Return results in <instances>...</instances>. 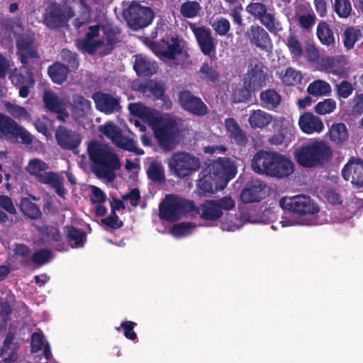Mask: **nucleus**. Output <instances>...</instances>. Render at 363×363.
Instances as JSON below:
<instances>
[{
    "instance_id": "4",
    "label": "nucleus",
    "mask_w": 363,
    "mask_h": 363,
    "mask_svg": "<svg viewBox=\"0 0 363 363\" xmlns=\"http://www.w3.org/2000/svg\"><path fill=\"white\" fill-rule=\"evenodd\" d=\"M331 147L325 141L316 140L296 147L294 157L303 168H322L329 163L333 157Z\"/></svg>"
},
{
    "instance_id": "17",
    "label": "nucleus",
    "mask_w": 363,
    "mask_h": 363,
    "mask_svg": "<svg viewBox=\"0 0 363 363\" xmlns=\"http://www.w3.org/2000/svg\"><path fill=\"white\" fill-rule=\"evenodd\" d=\"M179 101L183 109L194 116H204L208 113V107L201 99L194 96L190 91H181Z\"/></svg>"
},
{
    "instance_id": "16",
    "label": "nucleus",
    "mask_w": 363,
    "mask_h": 363,
    "mask_svg": "<svg viewBox=\"0 0 363 363\" xmlns=\"http://www.w3.org/2000/svg\"><path fill=\"white\" fill-rule=\"evenodd\" d=\"M16 48L21 63L23 66L28 65L29 59L40 58L35 39L31 35L27 33L19 35L16 39Z\"/></svg>"
},
{
    "instance_id": "11",
    "label": "nucleus",
    "mask_w": 363,
    "mask_h": 363,
    "mask_svg": "<svg viewBox=\"0 0 363 363\" xmlns=\"http://www.w3.org/2000/svg\"><path fill=\"white\" fill-rule=\"evenodd\" d=\"M267 74L264 71L263 66L255 65L249 69L243 80V87L238 89L240 102H245L252 97V93L266 86Z\"/></svg>"
},
{
    "instance_id": "44",
    "label": "nucleus",
    "mask_w": 363,
    "mask_h": 363,
    "mask_svg": "<svg viewBox=\"0 0 363 363\" xmlns=\"http://www.w3.org/2000/svg\"><path fill=\"white\" fill-rule=\"evenodd\" d=\"M307 91L315 96L328 95L331 92V87L328 82L318 79L309 84Z\"/></svg>"
},
{
    "instance_id": "50",
    "label": "nucleus",
    "mask_w": 363,
    "mask_h": 363,
    "mask_svg": "<svg viewBox=\"0 0 363 363\" xmlns=\"http://www.w3.org/2000/svg\"><path fill=\"white\" fill-rule=\"evenodd\" d=\"M53 257L52 252L48 248H42L34 252L31 261L38 266H43L49 262Z\"/></svg>"
},
{
    "instance_id": "64",
    "label": "nucleus",
    "mask_w": 363,
    "mask_h": 363,
    "mask_svg": "<svg viewBox=\"0 0 363 363\" xmlns=\"http://www.w3.org/2000/svg\"><path fill=\"white\" fill-rule=\"evenodd\" d=\"M351 112L354 116L363 114V93L356 94L351 100Z\"/></svg>"
},
{
    "instance_id": "22",
    "label": "nucleus",
    "mask_w": 363,
    "mask_h": 363,
    "mask_svg": "<svg viewBox=\"0 0 363 363\" xmlns=\"http://www.w3.org/2000/svg\"><path fill=\"white\" fill-rule=\"evenodd\" d=\"M43 100L45 108L49 111L57 113V120L62 122L65 121V119L69 116V113L63 99L52 91H45L43 94Z\"/></svg>"
},
{
    "instance_id": "19",
    "label": "nucleus",
    "mask_w": 363,
    "mask_h": 363,
    "mask_svg": "<svg viewBox=\"0 0 363 363\" xmlns=\"http://www.w3.org/2000/svg\"><path fill=\"white\" fill-rule=\"evenodd\" d=\"M55 138L57 144L67 150H77L82 142V137L79 133L72 130L65 126L60 125L55 131Z\"/></svg>"
},
{
    "instance_id": "62",
    "label": "nucleus",
    "mask_w": 363,
    "mask_h": 363,
    "mask_svg": "<svg viewBox=\"0 0 363 363\" xmlns=\"http://www.w3.org/2000/svg\"><path fill=\"white\" fill-rule=\"evenodd\" d=\"M217 208L221 211H228L235 208V202L230 196H223L218 199H213Z\"/></svg>"
},
{
    "instance_id": "59",
    "label": "nucleus",
    "mask_w": 363,
    "mask_h": 363,
    "mask_svg": "<svg viewBox=\"0 0 363 363\" xmlns=\"http://www.w3.org/2000/svg\"><path fill=\"white\" fill-rule=\"evenodd\" d=\"M136 325L137 323L133 321L125 320L123 321L121 325L116 328V330L120 331L121 329H123L124 336L127 339L134 341L138 338L137 334L134 332V328Z\"/></svg>"
},
{
    "instance_id": "29",
    "label": "nucleus",
    "mask_w": 363,
    "mask_h": 363,
    "mask_svg": "<svg viewBox=\"0 0 363 363\" xmlns=\"http://www.w3.org/2000/svg\"><path fill=\"white\" fill-rule=\"evenodd\" d=\"M133 69L139 77H151L158 69L155 62L150 60L143 55H135Z\"/></svg>"
},
{
    "instance_id": "51",
    "label": "nucleus",
    "mask_w": 363,
    "mask_h": 363,
    "mask_svg": "<svg viewBox=\"0 0 363 363\" xmlns=\"http://www.w3.org/2000/svg\"><path fill=\"white\" fill-rule=\"evenodd\" d=\"M335 91L337 99H346L353 93L354 86L352 83L347 80H342L335 86Z\"/></svg>"
},
{
    "instance_id": "36",
    "label": "nucleus",
    "mask_w": 363,
    "mask_h": 363,
    "mask_svg": "<svg viewBox=\"0 0 363 363\" xmlns=\"http://www.w3.org/2000/svg\"><path fill=\"white\" fill-rule=\"evenodd\" d=\"M259 98L262 106L269 110L277 108L281 101V96L274 89L262 91Z\"/></svg>"
},
{
    "instance_id": "61",
    "label": "nucleus",
    "mask_w": 363,
    "mask_h": 363,
    "mask_svg": "<svg viewBox=\"0 0 363 363\" xmlns=\"http://www.w3.org/2000/svg\"><path fill=\"white\" fill-rule=\"evenodd\" d=\"M286 45L291 54L294 55V56L300 57L303 55L302 45L295 35H291L289 36L287 38Z\"/></svg>"
},
{
    "instance_id": "28",
    "label": "nucleus",
    "mask_w": 363,
    "mask_h": 363,
    "mask_svg": "<svg viewBox=\"0 0 363 363\" xmlns=\"http://www.w3.org/2000/svg\"><path fill=\"white\" fill-rule=\"evenodd\" d=\"M298 124L301 130L306 134L320 133L324 128L319 117L310 112H306L300 116Z\"/></svg>"
},
{
    "instance_id": "3",
    "label": "nucleus",
    "mask_w": 363,
    "mask_h": 363,
    "mask_svg": "<svg viewBox=\"0 0 363 363\" xmlns=\"http://www.w3.org/2000/svg\"><path fill=\"white\" fill-rule=\"evenodd\" d=\"M87 152L91 163L92 171L98 177L106 178L113 181L115 170L120 169L121 164L117 155L108 147L96 140L90 142Z\"/></svg>"
},
{
    "instance_id": "7",
    "label": "nucleus",
    "mask_w": 363,
    "mask_h": 363,
    "mask_svg": "<svg viewBox=\"0 0 363 363\" xmlns=\"http://www.w3.org/2000/svg\"><path fill=\"white\" fill-rule=\"evenodd\" d=\"M195 209V203L174 194H168L159 206V216L161 219L173 223L182 216L191 214Z\"/></svg>"
},
{
    "instance_id": "13",
    "label": "nucleus",
    "mask_w": 363,
    "mask_h": 363,
    "mask_svg": "<svg viewBox=\"0 0 363 363\" xmlns=\"http://www.w3.org/2000/svg\"><path fill=\"white\" fill-rule=\"evenodd\" d=\"M279 204L284 211H289L298 216L314 215L319 211L318 206L310 196L306 195L284 197L281 199Z\"/></svg>"
},
{
    "instance_id": "41",
    "label": "nucleus",
    "mask_w": 363,
    "mask_h": 363,
    "mask_svg": "<svg viewBox=\"0 0 363 363\" xmlns=\"http://www.w3.org/2000/svg\"><path fill=\"white\" fill-rule=\"evenodd\" d=\"M316 34L322 44L327 46L333 45L335 44L333 31L328 23L320 21L318 24Z\"/></svg>"
},
{
    "instance_id": "5",
    "label": "nucleus",
    "mask_w": 363,
    "mask_h": 363,
    "mask_svg": "<svg viewBox=\"0 0 363 363\" xmlns=\"http://www.w3.org/2000/svg\"><path fill=\"white\" fill-rule=\"evenodd\" d=\"M150 126L160 148L164 151L175 148L180 134L179 126L175 118L157 114Z\"/></svg>"
},
{
    "instance_id": "46",
    "label": "nucleus",
    "mask_w": 363,
    "mask_h": 363,
    "mask_svg": "<svg viewBox=\"0 0 363 363\" xmlns=\"http://www.w3.org/2000/svg\"><path fill=\"white\" fill-rule=\"evenodd\" d=\"M201 7L196 1H186L182 4L180 6V13L182 16L186 18H194L196 17Z\"/></svg>"
},
{
    "instance_id": "18",
    "label": "nucleus",
    "mask_w": 363,
    "mask_h": 363,
    "mask_svg": "<svg viewBox=\"0 0 363 363\" xmlns=\"http://www.w3.org/2000/svg\"><path fill=\"white\" fill-rule=\"evenodd\" d=\"M92 99L96 108L106 115L118 112L121 109L120 97H115L111 94L97 91L93 94Z\"/></svg>"
},
{
    "instance_id": "45",
    "label": "nucleus",
    "mask_w": 363,
    "mask_h": 363,
    "mask_svg": "<svg viewBox=\"0 0 363 363\" xmlns=\"http://www.w3.org/2000/svg\"><path fill=\"white\" fill-rule=\"evenodd\" d=\"M196 227V224L191 222H182L173 225L170 233L175 238L186 237L191 235Z\"/></svg>"
},
{
    "instance_id": "21",
    "label": "nucleus",
    "mask_w": 363,
    "mask_h": 363,
    "mask_svg": "<svg viewBox=\"0 0 363 363\" xmlns=\"http://www.w3.org/2000/svg\"><path fill=\"white\" fill-rule=\"evenodd\" d=\"M191 29L196 38L201 52L208 56L215 53L216 45L213 43L210 28L204 26L196 27L191 26Z\"/></svg>"
},
{
    "instance_id": "6",
    "label": "nucleus",
    "mask_w": 363,
    "mask_h": 363,
    "mask_svg": "<svg viewBox=\"0 0 363 363\" xmlns=\"http://www.w3.org/2000/svg\"><path fill=\"white\" fill-rule=\"evenodd\" d=\"M49 169V164L38 158L30 160L26 167V171L39 183L49 186L59 196L64 198L66 194L64 178L56 172L48 171Z\"/></svg>"
},
{
    "instance_id": "49",
    "label": "nucleus",
    "mask_w": 363,
    "mask_h": 363,
    "mask_svg": "<svg viewBox=\"0 0 363 363\" xmlns=\"http://www.w3.org/2000/svg\"><path fill=\"white\" fill-rule=\"evenodd\" d=\"M99 130L105 135L106 138L110 139L113 144L121 138L123 134L121 128L111 122L106 123L104 125H101Z\"/></svg>"
},
{
    "instance_id": "53",
    "label": "nucleus",
    "mask_w": 363,
    "mask_h": 363,
    "mask_svg": "<svg viewBox=\"0 0 363 363\" xmlns=\"http://www.w3.org/2000/svg\"><path fill=\"white\" fill-rule=\"evenodd\" d=\"M114 145L125 150L136 152L138 154L143 153L142 150L137 148L136 143L134 140L128 138V137L124 136L123 134L121 138H119Z\"/></svg>"
},
{
    "instance_id": "25",
    "label": "nucleus",
    "mask_w": 363,
    "mask_h": 363,
    "mask_svg": "<svg viewBox=\"0 0 363 363\" xmlns=\"http://www.w3.org/2000/svg\"><path fill=\"white\" fill-rule=\"evenodd\" d=\"M193 213L198 214L203 220L211 222L218 220L223 215V212L217 208L213 199L206 200L198 206H195Z\"/></svg>"
},
{
    "instance_id": "30",
    "label": "nucleus",
    "mask_w": 363,
    "mask_h": 363,
    "mask_svg": "<svg viewBox=\"0 0 363 363\" xmlns=\"http://www.w3.org/2000/svg\"><path fill=\"white\" fill-rule=\"evenodd\" d=\"M101 30L106 44L101 54L102 55H108L112 52L116 44L120 42L118 38L120 30L118 28L113 27L111 25H102Z\"/></svg>"
},
{
    "instance_id": "48",
    "label": "nucleus",
    "mask_w": 363,
    "mask_h": 363,
    "mask_svg": "<svg viewBox=\"0 0 363 363\" xmlns=\"http://www.w3.org/2000/svg\"><path fill=\"white\" fill-rule=\"evenodd\" d=\"M333 10L340 18H348L352 11L350 0H334Z\"/></svg>"
},
{
    "instance_id": "34",
    "label": "nucleus",
    "mask_w": 363,
    "mask_h": 363,
    "mask_svg": "<svg viewBox=\"0 0 363 363\" xmlns=\"http://www.w3.org/2000/svg\"><path fill=\"white\" fill-rule=\"evenodd\" d=\"M9 78L15 86L25 84L34 85L35 84L33 73L31 69L28 67V65H22L19 71L11 74Z\"/></svg>"
},
{
    "instance_id": "12",
    "label": "nucleus",
    "mask_w": 363,
    "mask_h": 363,
    "mask_svg": "<svg viewBox=\"0 0 363 363\" xmlns=\"http://www.w3.org/2000/svg\"><path fill=\"white\" fill-rule=\"evenodd\" d=\"M169 170L176 176L184 178L193 171L200 168V160L190 153L178 152L172 155L168 160Z\"/></svg>"
},
{
    "instance_id": "14",
    "label": "nucleus",
    "mask_w": 363,
    "mask_h": 363,
    "mask_svg": "<svg viewBox=\"0 0 363 363\" xmlns=\"http://www.w3.org/2000/svg\"><path fill=\"white\" fill-rule=\"evenodd\" d=\"M209 172L220 182V187L224 188L237 174V166L229 157H218L208 166Z\"/></svg>"
},
{
    "instance_id": "39",
    "label": "nucleus",
    "mask_w": 363,
    "mask_h": 363,
    "mask_svg": "<svg viewBox=\"0 0 363 363\" xmlns=\"http://www.w3.org/2000/svg\"><path fill=\"white\" fill-rule=\"evenodd\" d=\"M199 78L206 82L215 84L220 77V74L216 68L212 66V62H204L198 71Z\"/></svg>"
},
{
    "instance_id": "40",
    "label": "nucleus",
    "mask_w": 363,
    "mask_h": 363,
    "mask_svg": "<svg viewBox=\"0 0 363 363\" xmlns=\"http://www.w3.org/2000/svg\"><path fill=\"white\" fill-rule=\"evenodd\" d=\"M19 208L24 216L30 220H37L42 216L38 206L28 198L21 199Z\"/></svg>"
},
{
    "instance_id": "27",
    "label": "nucleus",
    "mask_w": 363,
    "mask_h": 363,
    "mask_svg": "<svg viewBox=\"0 0 363 363\" xmlns=\"http://www.w3.org/2000/svg\"><path fill=\"white\" fill-rule=\"evenodd\" d=\"M165 85L161 82L150 81L145 84H141L139 90L144 94H151L155 100H161L166 104V108H169L172 103L168 96L165 95Z\"/></svg>"
},
{
    "instance_id": "42",
    "label": "nucleus",
    "mask_w": 363,
    "mask_h": 363,
    "mask_svg": "<svg viewBox=\"0 0 363 363\" xmlns=\"http://www.w3.org/2000/svg\"><path fill=\"white\" fill-rule=\"evenodd\" d=\"M148 179L157 184H162L165 181L164 169L159 162H152L146 171Z\"/></svg>"
},
{
    "instance_id": "47",
    "label": "nucleus",
    "mask_w": 363,
    "mask_h": 363,
    "mask_svg": "<svg viewBox=\"0 0 363 363\" xmlns=\"http://www.w3.org/2000/svg\"><path fill=\"white\" fill-rule=\"evenodd\" d=\"M60 56L61 60L70 70L74 71L79 68V56L77 52L67 48H64L61 50Z\"/></svg>"
},
{
    "instance_id": "43",
    "label": "nucleus",
    "mask_w": 363,
    "mask_h": 363,
    "mask_svg": "<svg viewBox=\"0 0 363 363\" xmlns=\"http://www.w3.org/2000/svg\"><path fill=\"white\" fill-rule=\"evenodd\" d=\"M342 36L344 46L350 50L354 48L355 43L362 36V31L358 28L349 26L345 29Z\"/></svg>"
},
{
    "instance_id": "54",
    "label": "nucleus",
    "mask_w": 363,
    "mask_h": 363,
    "mask_svg": "<svg viewBox=\"0 0 363 363\" xmlns=\"http://www.w3.org/2000/svg\"><path fill=\"white\" fill-rule=\"evenodd\" d=\"M114 145L125 150L136 152L138 154L143 153L142 150L137 148L136 143L134 140L128 138V137L124 136L123 134L121 138H119Z\"/></svg>"
},
{
    "instance_id": "10",
    "label": "nucleus",
    "mask_w": 363,
    "mask_h": 363,
    "mask_svg": "<svg viewBox=\"0 0 363 363\" xmlns=\"http://www.w3.org/2000/svg\"><path fill=\"white\" fill-rule=\"evenodd\" d=\"M75 16V12L71 6L65 11L60 4L51 2L43 13V23L49 29L57 30L67 27L69 21Z\"/></svg>"
},
{
    "instance_id": "58",
    "label": "nucleus",
    "mask_w": 363,
    "mask_h": 363,
    "mask_svg": "<svg viewBox=\"0 0 363 363\" xmlns=\"http://www.w3.org/2000/svg\"><path fill=\"white\" fill-rule=\"evenodd\" d=\"M106 41L104 39L91 40L90 42H86L84 45H78V49L84 52L89 55H94L100 47H105Z\"/></svg>"
},
{
    "instance_id": "9",
    "label": "nucleus",
    "mask_w": 363,
    "mask_h": 363,
    "mask_svg": "<svg viewBox=\"0 0 363 363\" xmlns=\"http://www.w3.org/2000/svg\"><path fill=\"white\" fill-rule=\"evenodd\" d=\"M123 16L129 28L136 31L150 26L155 14L150 7L133 1L128 8L123 9Z\"/></svg>"
},
{
    "instance_id": "55",
    "label": "nucleus",
    "mask_w": 363,
    "mask_h": 363,
    "mask_svg": "<svg viewBox=\"0 0 363 363\" xmlns=\"http://www.w3.org/2000/svg\"><path fill=\"white\" fill-rule=\"evenodd\" d=\"M336 108V102L333 99H325L315 106V111L320 115L332 113Z\"/></svg>"
},
{
    "instance_id": "31",
    "label": "nucleus",
    "mask_w": 363,
    "mask_h": 363,
    "mask_svg": "<svg viewBox=\"0 0 363 363\" xmlns=\"http://www.w3.org/2000/svg\"><path fill=\"white\" fill-rule=\"evenodd\" d=\"M65 239L67 243L72 248H79L84 245L86 242V232L72 225L64 227Z\"/></svg>"
},
{
    "instance_id": "32",
    "label": "nucleus",
    "mask_w": 363,
    "mask_h": 363,
    "mask_svg": "<svg viewBox=\"0 0 363 363\" xmlns=\"http://www.w3.org/2000/svg\"><path fill=\"white\" fill-rule=\"evenodd\" d=\"M225 125L229 133V138L238 145L244 147L247 145L248 142L247 137L233 118H226Z\"/></svg>"
},
{
    "instance_id": "63",
    "label": "nucleus",
    "mask_w": 363,
    "mask_h": 363,
    "mask_svg": "<svg viewBox=\"0 0 363 363\" xmlns=\"http://www.w3.org/2000/svg\"><path fill=\"white\" fill-rule=\"evenodd\" d=\"M101 27L102 25L101 26L99 24L90 26L89 27V31L86 33L84 38L82 40H78L76 43L77 47L78 48V45H84L86 42H90L91 40L99 37Z\"/></svg>"
},
{
    "instance_id": "37",
    "label": "nucleus",
    "mask_w": 363,
    "mask_h": 363,
    "mask_svg": "<svg viewBox=\"0 0 363 363\" xmlns=\"http://www.w3.org/2000/svg\"><path fill=\"white\" fill-rule=\"evenodd\" d=\"M272 119L273 117L271 114L262 110H256L250 114L248 121L252 128L262 129L267 126Z\"/></svg>"
},
{
    "instance_id": "56",
    "label": "nucleus",
    "mask_w": 363,
    "mask_h": 363,
    "mask_svg": "<svg viewBox=\"0 0 363 363\" xmlns=\"http://www.w3.org/2000/svg\"><path fill=\"white\" fill-rule=\"evenodd\" d=\"M315 21L316 16L312 10L298 16V25L304 30H310L315 25Z\"/></svg>"
},
{
    "instance_id": "35",
    "label": "nucleus",
    "mask_w": 363,
    "mask_h": 363,
    "mask_svg": "<svg viewBox=\"0 0 363 363\" xmlns=\"http://www.w3.org/2000/svg\"><path fill=\"white\" fill-rule=\"evenodd\" d=\"M128 109L133 116L147 123L149 125L158 114L142 103H131L128 105Z\"/></svg>"
},
{
    "instance_id": "60",
    "label": "nucleus",
    "mask_w": 363,
    "mask_h": 363,
    "mask_svg": "<svg viewBox=\"0 0 363 363\" xmlns=\"http://www.w3.org/2000/svg\"><path fill=\"white\" fill-rule=\"evenodd\" d=\"M38 230L41 233H44L48 238L53 242H58L62 240V235L57 227L45 225L44 227L38 228Z\"/></svg>"
},
{
    "instance_id": "1",
    "label": "nucleus",
    "mask_w": 363,
    "mask_h": 363,
    "mask_svg": "<svg viewBox=\"0 0 363 363\" xmlns=\"http://www.w3.org/2000/svg\"><path fill=\"white\" fill-rule=\"evenodd\" d=\"M184 40L174 33L163 20L158 21L150 33L147 45L162 60H174L184 52Z\"/></svg>"
},
{
    "instance_id": "57",
    "label": "nucleus",
    "mask_w": 363,
    "mask_h": 363,
    "mask_svg": "<svg viewBox=\"0 0 363 363\" xmlns=\"http://www.w3.org/2000/svg\"><path fill=\"white\" fill-rule=\"evenodd\" d=\"M212 27L220 36H225L230 30V23L228 19L220 17L214 21Z\"/></svg>"
},
{
    "instance_id": "33",
    "label": "nucleus",
    "mask_w": 363,
    "mask_h": 363,
    "mask_svg": "<svg viewBox=\"0 0 363 363\" xmlns=\"http://www.w3.org/2000/svg\"><path fill=\"white\" fill-rule=\"evenodd\" d=\"M70 69L65 65L55 62L48 68V74L52 81L57 84H62L67 79Z\"/></svg>"
},
{
    "instance_id": "24",
    "label": "nucleus",
    "mask_w": 363,
    "mask_h": 363,
    "mask_svg": "<svg viewBox=\"0 0 363 363\" xmlns=\"http://www.w3.org/2000/svg\"><path fill=\"white\" fill-rule=\"evenodd\" d=\"M202 171L199 174L200 179L197 183V191L199 195L204 196H211L219 189L220 182L208 171Z\"/></svg>"
},
{
    "instance_id": "15",
    "label": "nucleus",
    "mask_w": 363,
    "mask_h": 363,
    "mask_svg": "<svg viewBox=\"0 0 363 363\" xmlns=\"http://www.w3.org/2000/svg\"><path fill=\"white\" fill-rule=\"evenodd\" d=\"M0 135L10 136L16 140H21L24 145H30L33 137L23 126L19 125L11 117L0 113Z\"/></svg>"
},
{
    "instance_id": "26",
    "label": "nucleus",
    "mask_w": 363,
    "mask_h": 363,
    "mask_svg": "<svg viewBox=\"0 0 363 363\" xmlns=\"http://www.w3.org/2000/svg\"><path fill=\"white\" fill-rule=\"evenodd\" d=\"M265 184L255 181L241 192V199L245 203L259 202L265 197Z\"/></svg>"
},
{
    "instance_id": "23",
    "label": "nucleus",
    "mask_w": 363,
    "mask_h": 363,
    "mask_svg": "<svg viewBox=\"0 0 363 363\" xmlns=\"http://www.w3.org/2000/svg\"><path fill=\"white\" fill-rule=\"evenodd\" d=\"M342 175L357 186H363V160L352 158L342 168Z\"/></svg>"
},
{
    "instance_id": "38",
    "label": "nucleus",
    "mask_w": 363,
    "mask_h": 363,
    "mask_svg": "<svg viewBox=\"0 0 363 363\" xmlns=\"http://www.w3.org/2000/svg\"><path fill=\"white\" fill-rule=\"evenodd\" d=\"M329 137L330 140L337 145L343 144L349 137L346 125L343 123L333 124L330 128Z\"/></svg>"
},
{
    "instance_id": "2",
    "label": "nucleus",
    "mask_w": 363,
    "mask_h": 363,
    "mask_svg": "<svg viewBox=\"0 0 363 363\" xmlns=\"http://www.w3.org/2000/svg\"><path fill=\"white\" fill-rule=\"evenodd\" d=\"M251 167L257 174L277 179L286 178L295 169L294 163L289 157L277 152L264 150H259L254 155Z\"/></svg>"
},
{
    "instance_id": "20",
    "label": "nucleus",
    "mask_w": 363,
    "mask_h": 363,
    "mask_svg": "<svg viewBox=\"0 0 363 363\" xmlns=\"http://www.w3.org/2000/svg\"><path fill=\"white\" fill-rule=\"evenodd\" d=\"M247 35L250 43L260 50L268 51L272 47V42L269 33L259 25H252L247 30Z\"/></svg>"
},
{
    "instance_id": "52",
    "label": "nucleus",
    "mask_w": 363,
    "mask_h": 363,
    "mask_svg": "<svg viewBox=\"0 0 363 363\" xmlns=\"http://www.w3.org/2000/svg\"><path fill=\"white\" fill-rule=\"evenodd\" d=\"M302 79L301 73L296 69L289 67L282 76V82L287 86H294L299 83Z\"/></svg>"
},
{
    "instance_id": "8",
    "label": "nucleus",
    "mask_w": 363,
    "mask_h": 363,
    "mask_svg": "<svg viewBox=\"0 0 363 363\" xmlns=\"http://www.w3.org/2000/svg\"><path fill=\"white\" fill-rule=\"evenodd\" d=\"M245 10L271 33L277 34L283 30L281 23L277 18L274 8H269L260 1H252L247 5Z\"/></svg>"
}]
</instances>
